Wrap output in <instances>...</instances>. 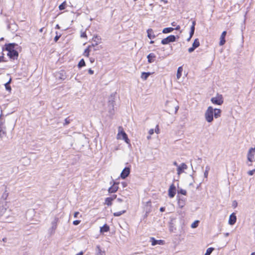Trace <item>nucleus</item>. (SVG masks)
I'll use <instances>...</instances> for the list:
<instances>
[{"label": "nucleus", "instance_id": "obj_1", "mask_svg": "<svg viewBox=\"0 0 255 255\" xmlns=\"http://www.w3.org/2000/svg\"><path fill=\"white\" fill-rule=\"evenodd\" d=\"M221 110L219 109H213L212 107L209 106L205 113V119L208 123H212L215 119L219 118L221 116Z\"/></svg>", "mask_w": 255, "mask_h": 255}, {"label": "nucleus", "instance_id": "obj_2", "mask_svg": "<svg viewBox=\"0 0 255 255\" xmlns=\"http://www.w3.org/2000/svg\"><path fill=\"white\" fill-rule=\"evenodd\" d=\"M211 101L215 105H221L224 102L223 97L222 95L218 94L216 97H212Z\"/></svg>", "mask_w": 255, "mask_h": 255}, {"label": "nucleus", "instance_id": "obj_3", "mask_svg": "<svg viewBox=\"0 0 255 255\" xmlns=\"http://www.w3.org/2000/svg\"><path fill=\"white\" fill-rule=\"evenodd\" d=\"M59 221V219L57 217H55L53 221L51 222V227L48 230L49 234L50 235H52L55 233V230L57 229V223Z\"/></svg>", "mask_w": 255, "mask_h": 255}, {"label": "nucleus", "instance_id": "obj_4", "mask_svg": "<svg viewBox=\"0 0 255 255\" xmlns=\"http://www.w3.org/2000/svg\"><path fill=\"white\" fill-rule=\"evenodd\" d=\"M6 135V127L4 125V121L0 120V138L2 139L3 136Z\"/></svg>", "mask_w": 255, "mask_h": 255}, {"label": "nucleus", "instance_id": "obj_5", "mask_svg": "<svg viewBox=\"0 0 255 255\" xmlns=\"http://www.w3.org/2000/svg\"><path fill=\"white\" fill-rule=\"evenodd\" d=\"M6 23L7 29L11 31L12 33H14L17 30L18 26L13 21L12 22H11L9 20H7Z\"/></svg>", "mask_w": 255, "mask_h": 255}, {"label": "nucleus", "instance_id": "obj_6", "mask_svg": "<svg viewBox=\"0 0 255 255\" xmlns=\"http://www.w3.org/2000/svg\"><path fill=\"white\" fill-rule=\"evenodd\" d=\"M255 147H251L248 151L247 158L248 161L252 162L255 161Z\"/></svg>", "mask_w": 255, "mask_h": 255}, {"label": "nucleus", "instance_id": "obj_7", "mask_svg": "<svg viewBox=\"0 0 255 255\" xmlns=\"http://www.w3.org/2000/svg\"><path fill=\"white\" fill-rule=\"evenodd\" d=\"M176 36L173 35H170L165 38L163 39L161 43L162 44L165 45L169 43L170 42H174L176 41Z\"/></svg>", "mask_w": 255, "mask_h": 255}, {"label": "nucleus", "instance_id": "obj_8", "mask_svg": "<svg viewBox=\"0 0 255 255\" xmlns=\"http://www.w3.org/2000/svg\"><path fill=\"white\" fill-rule=\"evenodd\" d=\"M116 93H112L109 98L108 107H114L115 105V99Z\"/></svg>", "mask_w": 255, "mask_h": 255}, {"label": "nucleus", "instance_id": "obj_9", "mask_svg": "<svg viewBox=\"0 0 255 255\" xmlns=\"http://www.w3.org/2000/svg\"><path fill=\"white\" fill-rule=\"evenodd\" d=\"M101 42V38L99 36L95 35L92 39V43L90 46L93 48L97 46Z\"/></svg>", "mask_w": 255, "mask_h": 255}, {"label": "nucleus", "instance_id": "obj_10", "mask_svg": "<svg viewBox=\"0 0 255 255\" xmlns=\"http://www.w3.org/2000/svg\"><path fill=\"white\" fill-rule=\"evenodd\" d=\"M5 50L8 51H11L12 50H15L16 49V47L18 46V44L15 43H11L8 44H5L4 45Z\"/></svg>", "mask_w": 255, "mask_h": 255}, {"label": "nucleus", "instance_id": "obj_11", "mask_svg": "<svg viewBox=\"0 0 255 255\" xmlns=\"http://www.w3.org/2000/svg\"><path fill=\"white\" fill-rule=\"evenodd\" d=\"M7 55L10 59L14 60L17 59L18 57V52L16 50H14L9 51Z\"/></svg>", "mask_w": 255, "mask_h": 255}, {"label": "nucleus", "instance_id": "obj_12", "mask_svg": "<svg viewBox=\"0 0 255 255\" xmlns=\"http://www.w3.org/2000/svg\"><path fill=\"white\" fill-rule=\"evenodd\" d=\"M130 168L129 167H125L121 173V177L124 179L126 178L130 173Z\"/></svg>", "mask_w": 255, "mask_h": 255}, {"label": "nucleus", "instance_id": "obj_13", "mask_svg": "<svg viewBox=\"0 0 255 255\" xmlns=\"http://www.w3.org/2000/svg\"><path fill=\"white\" fill-rule=\"evenodd\" d=\"M127 134L124 131L123 128L122 127H119V132L117 135V138L118 139H122L125 138L127 136Z\"/></svg>", "mask_w": 255, "mask_h": 255}, {"label": "nucleus", "instance_id": "obj_14", "mask_svg": "<svg viewBox=\"0 0 255 255\" xmlns=\"http://www.w3.org/2000/svg\"><path fill=\"white\" fill-rule=\"evenodd\" d=\"M150 242H151L152 246H155L156 245H163L165 244V241L164 240H156L153 237L150 238Z\"/></svg>", "mask_w": 255, "mask_h": 255}, {"label": "nucleus", "instance_id": "obj_15", "mask_svg": "<svg viewBox=\"0 0 255 255\" xmlns=\"http://www.w3.org/2000/svg\"><path fill=\"white\" fill-rule=\"evenodd\" d=\"M176 191L175 186L173 184H171L168 190V195L170 198H173L175 195Z\"/></svg>", "mask_w": 255, "mask_h": 255}, {"label": "nucleus", "instance_id": "obj_16", "mask_svg": "<svg viewBox=\"0 0 255 255\" xmlns=\"http://www.w3.org/2000/svg\"><path fill=\"white\" fill-rule=\"evenodd\" d=\"M118 184L119 183L114 182L113 185L109 188V193H113L117 192L119 189Z\"/></svg>", "mask_w": 255, "mask_h": 255}, {"label": "nucleus", "instance_id": "obj_17", "mask_svg": "<svg viewBox=\"0 0 255 255\" xmlns=\"http://www.w3.org/2000/svg\"><path fill=\"white\" fill-rule=\"evenodd\" d=\"M187 168V165L184 163H182L179 166H178V167L177 169V174L178 175L181 174L182 173H183L184 172V170H185Z\"/></svg>", "mask_w": 255, "mask_h": 255}, {"label": "nucleus", "instance_id": "obj_18", "mask_svg": "<svg viewBox=\"0 0 255 255\" xmlns=\"http://www.w3.org/2000/svg\"><path fill=\"white\" fill-rule=\"evenodd\" d=\"M237 221V217L235 213H232L230 216L229 220V224L230 225H233Z\"/></svg>", "mask_w": 255, "mask_h": 255}, {"label": "nucleus", "instance_id": "obj_19", "mask_svg": "<svg viewBox=\"0 0 255 255\" xmlns=\"http://www.w3.org/2000/svg\"><path fill=\"white\" fill-rule=\"evenodd\" d=\"M156 58L155 55L153 53H149L147 56L148 62L149 63H151L155 61V59Z\"/></svg>", "mask_w": 255, "mask_h": 255}, {"label": "nucleus", "instance_id": "obj_20", "mask_svg": "<svg viewBox=\"0 0 255 255\" xmlns=\"http://www.w3.org/2000/svg\"><path fill=\"white\" fill-rule=\"evenodd\" d=\"M226 34H227V32L226 31H224L222 33V34L220 37V41L219 43L220 45H221V46L223 45L225 43V42H226L225 36L226 35Z\"/></svg>", "mask_w": 255, "mask_h": 255}, {"label": "nucleus", "instance_id": "obj_21", "mask_svg": "<svg viewBox=\"0 0 255 255\" xmlns=\"http://www.w3.org/2000/svg\"><path fill=\"white\" fill-rule=\"evenodd\" d=\"M147 37L149 39H153L156 36L153 33V31L151 28H149L147 30Z\"/></svg>", "mask_w": 255, "mask_h": 255}, {"label": "nucleus", "instance_id": "obj_22", "mask_svg": "<svg viewBox=\"0 0 255 255\" xmlns=\"http://www.w3.org/2000/svg\"><path fill=\"white\" fill-rule=\"evenodd\" d=\"M178 204L180 208H182L185 205V199L184 198H179Z\"/></svg>", "mask_w": 255, "mask_h": 255}, {"label": "nucleus", "instance_id": "obj_23", "mask_svg": "<svg viewBox=\"0 0 255 255\" xmlns=\"http://www.w3.org/2000/svg\"><path fill=\"white\" fill-rule=\"evenodd\" d=\"M195 25H196L195 20H193L192 22V25L190 28V37H192L194 33Z\"/></svg>", "mask_w": 255, "mask_h": 255}, {"label": "nucleus", "instance_id": "obj_24", "mask_svg": "<svg viewBox=\"0 0 255 255\" xmlns=\"http://www.w3.org/2000/svg\"><path fill=\"white\" fill-rule=\"evenodd\" d=\"M128 206H127L126 207V209L123 211H119V212H115L114 213L113 215L115 217H119V216H121L122 215H123V214L125 213L127 211V209H128Z\"/></svg>", "mask_w": 255, "mask_h": 255}, {"label": "nucleus", "instance_id": "obj_25", "mask_svg": "<svg viewBox=\"0 0 255 255\" xmlns=\"http://www.w3.org/2000/svg\"><path fill=\"white\" fill-rule=\"evenodd\" d=\"M56 76L57 78L61 80H64L66 77L65 73H64L63 71H61L60 73H57Z\"/></svg>", "mask_w": 255, "mask_h": 255}, {"label": "nucleus", "instance_id": "obj_26", "mask_svg": "<svg viewBox=\"0 0 255 255\" xmlns=\"http://www.w3.org/2000/svg\"><path fill=\"white\" fill-rule=\"evenodd\" d=\"M110 230V227L107 224H105L100 229L101 233L108 232Z\"/></svg>", "mask_w": 255, "mask_h": 255}, {"label": "nucleus", "instance_id": "obj_27", "mask_svg": "<svg viewBox=\"0 0 255 255\" xmlns=\"http://www.w3.org/2000/svg\"><path fill=\"white\" fill-rule=\"evenodd\" d=\"M150 75V72H143L141 73V78L143 80H146Z\"/></svg>", "mask_w": 255, "mask_h": 255}, {"label": "nucleus", "instance_id": "obj_28", "mask_svg": "<svg viewBox=\"0 0 255 255\" xmlns=\"http://www.w3.org/2000/svg\"><path fill=\"white\" fill-rule=\"evenodd\" d=\"M93 47L90 45H89L88 47L85 50L84 55L86 57H89V52L92 50Z\"/></svg>", "mask_w": 255, "mask_h": 255}, {"label": "nucleus", "instance_id": "obj_29", "mask_svg": "<svg viewBox=\"0 0 255 255\" xmlns=\"http://www.w3.org/2000/svg\"><path fill=\"white\" fill-rule=\"evenodd\" d=\"M183 71L182 67L180 66L178 68L176 77L177 79H179L182 75V72Z\"/></svg>", "mask_w": 255, "mask_h": 255}, {"label": "nucleus", "instance_id": "obj_30", "mask_svg": "<svg viewBox=\"0 0 255 255\" xmlns=\"http://www.w3.org/2000/svg\"><path fill=\"white\" fill-rule=\"evenodd\" d=\"M112 199L110 197H107L105 200V204L108 206H111L112 205Z\"/></svg>", "mask_w": 255, "mask_h": 255}, {"label": "nucleus", "instance_id": "obj_31", "mask_svg": "<svg viewBox=\"0 0 255 255\" xmlns=\"http://www.w3.org/2000/svg\"><path fill=\"white\" fill-rule=\"evenodd\" d=\"M174 30V28L172 27H166L163 29L162 32L163 33H168L172 32Z\"/></svg>", "mask_w": 255, "mask_h": 255}, {"label": "nucleus", "instance_id": "obj_32", "mask_svg": "<svg viewBox=\"0 0 255 255\" xmlns=\"http://www.w3.org/2000/svg\"><path fill=\"white\" fill-rule=\"evenodd\" d=\"M199 45L200 42L199 39L198 38L195 39L192 44V46L196 49V48L198 47Z\"/></svg>", "mask_w": 255, "mask_h": 255}, {"label": "nucleus", "instance_id": "obj_33", "mask_svg": "<svg viewBox=\"0 0 255 255\" xmlns=\"http://www.w3.org/2000/svg\"><path fill=\"white\" fill-rule=\"evenodd\" d=\"M66 6H67V3H66V1H64V2H63L61 4L59 5V9L60 10H64L66 8Z\"/></svg>", "mask_w": 255, "mask_h": 255}, {"label": "nucleus", "instance_id": "obj_34", "mask_svg": "<svg viewBox=\"0 0 255 255\" xmlns=\"http://www.w3.org/2000/svg\"><path fill=\"white\" fill-rule=\"evenodd\" d=\"M11 78L9 79V80L5 84V89L7 90V91H10L11 90V87L9 85L10 82H11Z\"/></svg>", "mask_w": 255, "mask_h": 255}, {"label": "nucleus", "instance_id": "obj_35", "mask_svg": "<svg viewBox=\"0 0 255 255\" xmlns=\"http://www.w3.org/2000/svg\"><path fill=\"white\" fill-rule=\"evenodd\" d=\"M210 169V167L209 166H206V167L205 168V170L204 173V175L205 178H207L208 175V172H209Z\"/></svg>", "mask_w": 255, "mask_h": 255}, {"label": "nucleus", "instance_id": "obj_36", "mask_svg": "<svg viewBox=\"0 0 255 255\" xmlns=\"http://www.w3.org/2000/svg\"><path fill=\"white\" fill-rule=\"evenodd\" d=\"M214 250V248H213L211 247V248H208L206 252L204 255H210L212 253V252Z\"/></svg>", "mask_w": 255, "mask_h": 255}, {"label": "nucleus", "instance_id": "obj_37", "mask_svg": "<svg viewBox=\"0 0 255 255\" xmlns=\"http://www.w3.org/2000/svg\"><path fill=\"white\" fill-rule=\"evenodd\" d=\"M97 250H96V255H102V254L104 253L100 249V247L99 246H97Z\"/></svg>", "mask_w": 255, "mask_h": 255}, {"label": "nucleus", "instance_id": "obj_38", "mask_svg": "<svg viewBox=\"0 0 255 255\" xmlns=\"http://www.w3.org/2000/svg\"><path fill=\"white\" fill-rule=\"evenodd\" d=\"M85 66V62L83 59H82L79 62L78 66L79 68H81Z\"/></svg>", "mask_w": 255, "mask_h": 255}, {"label": "nucleus", "instance_id": "obj_39", "mask_svg": "<svg viewBox=\"0 0 255 255\" xmlns=\"http://www.w3.org/2000/svg\"><path fill=\"white\" fill-rule=\"evenodd\" d=\"M56 35L55 36L54 39V40L55 42H56L59 40V39L61 36V34L60 33H59L57 31L56 32Z\"/></svg>", "mask_w": 255, "mask_h": 255}, {"label": "nucleus", "instance_id": "obj_40", "mask_svg": "<svg viewBox=\"0 0 255 255\" xmlns=\"http://www.w3.org/2000/svg\"><path fill=\"white\" fill-rule=\"evenodd\" d=\"M71 121L72 120L69 119V117L67 118L66 119H65L64 123H63V125L64 126L68 125V124H69L70 123Z\"/></svg>", "mask_w": 255, "mask_h": 255}, {"label": "nucleus", "instance_id": "obj_41", "mask_svg": "<svg viewBox=\"0 0 255 255\" xmlns=\"http://www.w3.org/2000/svg\"><path fill=\"white\" fill-rule=\"evenodd\" d=\"M109 113L110 115H113L115 113L114 107H109Z\"/></svg>", "mask_w": 255, "mask_h": 255}, {"label": "nucleus", "instance_id": "obj_42", "mask_svg": "<svg viewBox=\"0 0 255 255\" xmlns=\"http://www.w3.org/2000/svg\"><path fill=\"white\" fill-rule=\"evenodd\" d=\"M198 221H196L194 223H193L191 226V228H196L198 225Z\"/></svg>", "mask_w": 255, "mask_h": 255}, {"label": "nucleus", "instance_id": "obj_43", "mask_svg": "<svg viewBox=\"0 0 255 255\" xmlns=\"http://www.w3.org/2000/svg\"><path fill=\"white\" fill-rule=\"evenodd\" d=\"M186 193H187V192H186V190H184V189H180V190H179L178 191V194H179V193H180V194H182V195H185L186 194Z\"/></svg>", "mask_w": 255, "mask_h": 255}, {"label": "nucleus", "instance_id": "obj_44", "mask_svg": "<svg viewBox=\"0 0 255 255\" xmlns=\"http://www.w3.org/2000/svg\"><path fill=\"white\" fill-rule=\"evenodd\" d=\"M8 195V193L7 192H6V191H5L3 194H2V198L4 199V200H6L7 196Z\"/></svg>", "mask_w": 255, "mask_h": 255}, {"label": "nucleus", "instance_id": "obj_45", "mask_svg": "<svg viewBox=\"0 0 255 255\" xmlns=\"http://www.w3.org/2000/svg\"><path fill=\"white\" fill-rule=\"evenodd\" d=\"M81 221L80 220H75V221H74L73 222V225H78L80 224Z\"/></svg>", "mask_w": 255, "mask_h": 255}, {"label": "nucleus", "instance_id": "obj_46", "mask_svg": "<svg viewBox=\"0 0 255 255\" xmlns=\"http://www.w3.org/2000/svg\"><path fill=\"white\" fill-rule=\"evenodd\" d=\"M122 139L123 140H124L127 143L129 144L130 140L128 139V136L126 137H125V138H122Z\"/></svg>", "mask_w": 255, "mask_h": 255}, {"label": "nucleus", "instance_id": "obj_47", "mask_svg": "<svg viewBox=\"0 0 255 255\" xmlns=\"http://www.w3.org/2000/svg\"><path fill=\"white\" fill-rule=\"evenodd\" d=\"M122 139L123 140H124L127 143L129 144L130 140L128 139V136L126 137H125V138H122Z\"/></svg>", "mask_w": 255, "mask_h": 255}, {"label": "nucleus", "instance_id": "obj_48", "mask_svg": "<svg viewBox=\"0 0 255 255\" xmlns=\"http://www.w3.org/2000/svg\"><path fill=\"white\" fill-rule=\"evenodd\" d=\"M122 139L123 140H124L127 143L129 144L130 140L128 139V136L126 137H125V138H122Z\"/></svg>", "mask_w": 255, "mask_h": 255}, {"label": "nucleus", "instance_id": "obj_49", "mask_svg": "<svg viewBox=\"0 0 255 255\" xmlns=\"http://www.w3.org/2000/svg\"><path fill=\"white\" fill-rule=\"evenodd\" d=\"M255 172V169H254L252 170L249 171L248 173L249 175H252L254 174Z\"/></svg>", "mask_w": 255, "mask_h": 255}, {"label": "nucleus", "instance_id": "obj_50", "mask_svg": "<svg viewBox=\"0 0 255 255\" xmlns=\"http://www.w3.org/2000/svg\"><path fill=\"white\" fill-rule=\"evenodd\" d=\"M195 49V48L192 46L191 47H190L188 49V52L189 53H191V52H193Z\"/></svg>", "mask_w": 255, "mask_h": 255}, {"label": "nucleus", "instance_id": "obj_51", "mask_svg": "<svg viewBox=\"0 0 255 255\" xmlns=\"http://www.w3.org/2000/svg\"><path fill=\"white\" fill-rule=\"evenodd\" d=\"M6 61L5 60V58L3 56H0V62H6Z\"/></svg>", "mask_w": 255, "mask_h": 255}, {"label": "nucleus", "instance_id": "obj_52", "mask_svg": "<svg viewBox=\"0 0 255 255\" xmlns=\"http://www.w3.org/2000/svg\"><path fill=\"white\" fill-rule=\"evenodd\" d=\"M155 132L156 133H159V129L158 128V126L157 125L156 127V128L155 129Z\"/></svg>", "mask_w": 255, "mask_h": 255}, {"label": "nucleus", "instance_id": "obj_53", "mask_svg": "<svg viewBox=\"0 0 255 255\" xmlns=\"http://www.w3.org/2000/svg\"><path fill=\"white\" fill-rule=\"evenodd\" d=\"M81 37H83V38H85V37H87V35H86V33L85 32H83L81 33Z\"/></svg>", "mask_w": 255, "mask_h": 255}, {"label": "nucleus", "instance_id": "obj_54", "mask_svg": "<svg viewBox=\"0 0 255 255\" xmlns=\"http://www.w3.org/2000/svg\"><path fill=\"white\" fill-rule=\"evenodd\" d=\"M117 195H113L112 196H111V197H110V198L112 199V200L113 201L114 200H115L116 198H117Z\"/></svg>", "mask_w": 255, "mask_h": 255}, {"label": "nucleus", "instance_id": "obj_55", "mask_svg": "<svg viewBox=\"0 0 255 255\" xmlns=\"http://www.w3.org/2000/svg\"><path fill=\"white\" fill-rule=\"evenodd\" d=\"M149 134L150 135H151L152 134H153L154 133V129H150L149 130V132H148Z\"/></svg>", "mask_w": 255, "mask_h": 255}, {"label": "nucleus", "instance_id": "obj_56", "mask_svg": "<svg viewBox=\"0 0 255 255\" xmlns=\"http://www.w3.org/2000/svg\"><path fill=\"white\" fill-rule=\"evenodd\" d=\"M79 212H76L74 213V218H77L78 217V215L79 214Z\"/></svg>", "mask_w": 255, "mask_h": 255}, {"label": "nucleus", "instance_id": "obj_57", "mask_svg": "<svg viewBox=\"0 0 255 255\" xmlns=\"http://www.w3.org/2000/svg\"><path fill=\"white\" fill-rule=\"evenodd\" d=\"M88 72L90 75H92L94 74V71L92 70L91 69H89Z\"/></svg>", "mask_w": 255, "mask_h": 255}, {"label": "nucleus", "instance_id": "obj_58", "mask_svg": "<svg viewBox=\"0 0 255 255\" xmlns=\"http://www.w3.org/2000/svg\"><path fill=\"white\" fill-rule=\"evenodd\" d=\"M237 206V202L236 201H234L233 203V206L236 207Z\"/></svg>", "mask_w": 255, "mask_h": 255}, {"label": "nucleus", "instance_id": "obj_59", "mask_svg": "<svg viewBox=\"0 0 255 255\" xmlns=\"http://www.w3.org/2000/svg\"><path fill=\"white\" fill-rule=\"evenodd\" d=\"M175 27H176L174 28V29H175V30H178L180 29V26L178 25H177Z\"/></svg>", "mask_w": 255, "mask_h": 255}, {"label": "nucleus", "instance_id": "obj_60", "mask_svg": "<svg viewBox=\"0 0 255 255\" xmlns=\"http://www.w3.org/2000/svg\"><path fill=\"white\" fill-rule=\"evenodd\" d=\"M171 25L172 26H176L177 25V23L176 22L174 21L171 23Z\"/></svg>", "mask_w": 255, "mask_h": 255}, {"label": "nucleus", "instance_id": "obj_61", "mask_svg": "<svg viewBox=\"0 0 255 255\" xmlns=\"http://www.w3.org/2000/svg\"><path fill=\"white\" fill-rule=\"evenodd\" d=\"M90 61L91 63H93L95 61V59L94 58H90Z\"/></svg>", "mask_w": 255, "mask_h": 255}, {"label": "nucleus", "instance_id": "obj_62", "mask_svg": "<svg viewBox=\"0 0 255 255\" xmlns=\"http://www.w3.org/2000/svg\"><path fill=\"white\" fill-rule=\"evenodd\" d=\"M117 201H118L119 202L121 203L123 201V200L121 198H118L117 199Z\"/></svg>", "mask_w": 255, "mask_h": 255}, {"label": "nucleus", "instance_id": "obj_63", "mask_svg": "<svg viewBox=\"0 0 255 255\" xmlns=\"http://www.w3.org/2000/svg\"><path fill=\"white\" fill-rule=\"evenodd\" d=\"M160 211L161 212H164L165 211V208L164 207H161L160 208Z\"/></svg>", "mask_w": 255, "mask_h": 255}, {"label": "nucleus", "instance_id": "obj_64", "mask_svg": "<svg viewBox=\"0 0 255 255\" xmlns=\"http://www.w3.org/2000/svg\"><path fill=\"white\" fill-rule=\"evenodd\" d=\"M83 255V252H81L79 253L78 254H77L76 255Z\"/></svg>", "mask_w": 255, "mask_h": 255}]
</instances>
